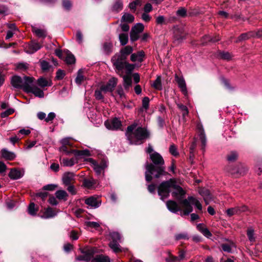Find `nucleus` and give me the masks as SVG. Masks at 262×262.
Masks as SVG:
<instances>
[{
  "instance_id": "6e6d98bb",
  "label": "nucleus",
  "mask_w": 262,
  "mask_h": 262,
  "mask_svg": "<svg viewBox=\"0 0 262 262\" xmlns=\"http://www.w3.org/2000/svg\"><path fill=\"white\" fill-rule=\"evenodd\" d=\"M14 112V110L13 109L9 108L2 113L1 116L2 118H5L8 117L9 115L12 114Z\"/></svg>"
},
{
  "instance_id": "603ef678",
  "label": "nucleus",
  "mask_w": 262,
  "mask_h": 262,
  "mask_svg": "<svg viewBox=\"0 0 262 262\" xmlns=\"http://www.w3.org/2000/svg\"><path fill=\"white\" fill-rule=\"evenodd\" d=\"M83 184L84 187L90 188L93 186L94 183L93 180L84 179L83 181Z\"/></svg>"
},
{
  "instance_id": "393cba45",
  "label": "nucleus",
  "mask_w": 262,
  "mask_h": 262,
  "mask_svg": "<svg viewBox=\"0 0 262 262\" xmlns=\"http://www.w3.org/2000/svg\"><path fill=\"white\" fill-rule=\"evenodd\" d=\"M9 176L11 179L16 180L23 176L21 171L17 169H11L9 173Z\"/></svg>"
},
{
  "instance_id": "13d9d810",
  "label": "nucleus",
  "mask_w": 262,
  "mask_h": 262,
  "mask_svg": "<svg viewBox=\"0 0 262 262\" xmlns=\"http://www.w3.org/2000/svg\"><path fill=\"white\" fill-rule=\"evenodd\" d=\"M175 237L177 240L188 238L187 234L185 233L178 234L176 235Z\"/></svg>"
},
{
  "instance_id": "a211bd4d",
  "label": "nucleus",
  "mask_w": 262,
  "mask_h": 262,
  "mask_svg": "<svg viewBox=\"0 0 262 262\" xmlns=\"http://www.w3.org/2000/svg\"><path fill=\"white\" fill-rule=\"evenodd\" d=\"M247 210V207L243 205L241 207H236L228 209L227 210V213L229 216H232L234 214H238L243 212H245Z\"/></svg>"
},
{
  "instance_id": "37998d69",
  "label": "nucleus",
  "mask_w": 262,
  "mask_h": 262,
  "mask_svg": "<svg viewBox=\"0 0 262 262\" xmlns=\"http://www.w3.org/2000/svg\"><path fill=\"white\" fill-rule=\"evenodd\" d=\"M73 152L75 155L77 156H90V151L88 150H73Z\"/></svg>"
},
{
  "instance_id": "f03ea898",
  "label": "nucleus",
  "mask_w": 262,
  "mask_h": 262,
  "mask_svg": "<svg viewBox=\"0 0 262 262\" xmlns=\"http://www.w3.org/2000/svg\"><path fill=\"white\" fill-rule=\"evenodd\" d=\"M172 190V196L177 200L181 202L183 200L185 197V191L179 185L175 179L162 182L158 187V194L161 196V199L164 200L169 196L170 191Z\"/></svg>"
},
{
  "instance_id": "aec40b11",
  "label": "nucleus",
  "mask_w": 262,
  "mask_h": 262,
  "mask_svg": "<svg viewBox=\"0 0 262 262\" xmlns=\"http://www.w3.org/2000/svg\"><path fill=\"white\" fill-rule=\"evenodd\" d=\"M85 203L91 207L97 208L100 205V201L97 198L91 196L85 200Z\"/></svg>"
},
{
  "instance_id": "dca6fc26",
  "label": "nucleus",
  "mask_w": 262,
  "mask_h": 262,
  "mask_svg": "<svg viewBox=\"0 0 262 262\" xmlns=\"http://www.w3.org/2000/svg\"><path fill=\"white\" fill-rule=\"evenodd\" d=\"M166 206L168 209L173 213H177L178 211H181L182 208L178 204L177 202L174 201L169 200L166 202Z\"/></svg>"
},
{
  "instance_id": "9d476101",
  "label": "nucleus",
  "mask_w": 262,
  "mask_h": 262,
  "mask_svg": "<svg viewBox=\"0 0 262 262\" xmlns=\"http://www.w3.org/2000/svg\"><path fill=\"white\" fill-rule=\"evenodd\" d=\"M144 26L141 23H138L135 25L131 30L130 33V40L135 41L138 39L139 34L143 31Z\"/></svg>"
},
{
  "instance_id": "052dcab7",
  "label": "nucleus",
  "mask_w": 262,
  "mask_h": 262,
  "mask_svg": "<svg viewBox=\"0 0 262 262\" xmlns=\"http://www.w3.org/2000/svg\"><path fill=\"white\" fill-rule=\"evenodd\" d=\"M178 259L179 258L178 257L169 254L168 257L166 258V262H176Z\"/></svg>"
},
{
  "instance_id": "a19ab883",
  "label": "nucleus",
  "mask_w": 262,
  "mask_h": 262,
  "mask_svg": "<svg viewBox=\"0 0 262 262\" xmlns=\"http://www.w3.org/2000/svg\"><path fill=\"white\" fill-rule=\"evenodd\" d=\"M149 99L147 97H145L142 100V106L141 110L143 111H146L149 107Z\"/></svg>"
},
{
  "instance_id": "a18cd8bd",
  "label": "nucleus",
  "mask_w": 262,
  "mask_h": 262,
  "mask_svg": "<svg viewBox=\"0 0 262 262\" xmlns=\"http://www.w3.org/2000/svg\"><path fill=\"white\" fill-rule=\"evenodd\" d=\"M176 14L178 16L184 17L187 15V10L184 7H180L177 10Z\"/></svg>"
},
{
  "instance_id": "72a5a7b5",
  "label": "nucleus",
  "mask_w": 262,
  "mask_h": 262,
  "mask_svg": "<svg viewBox=\"0 0 262 262\" xmlns=\"http://www.w3.org/2000/svg\"><path fill=\"white\" fill-rule=\"evenodd\" d=\"M61 163L64 166H72L75 164V160L74 158L71 159H67V158H63L62 159H60Z\"/></svg>"
},
{
  "instance_id": "cd10ccee",
  "label": "nucleus",
  "mask_w": 262,
  "mask_h": 262,
  "mask_svg": "<svg viewBox=\"0 0 262 262\" xmlns=\"http://www.w3.org/2000/svg\"><path fill=\"white\" fill-rule=\"evenodd\" d=\"M123 9V3L121 0H115L112 6L113 11L118 12Z\"/></svg>"
},
{
  "instance_id": "c9c22d12",
  "label": "nucleus",
  "mask_w": 262,
  "mask_h": 262,
  "mask_svg": "<svg viewBox=\"0 0 262 262\" xmlns=\"http://www.w3.org/2000/svg\"><path fill=\"white\" fill-rule=\"evenodd\" d=\"M124 86L125 89H128L132 85V78L129 75L123 76Z\"/></svg>"
},
{
  "instance_id": "f257e3e1",
  "label": "nucleus",
  "mask_w": 262,
  "mask_h": 262,
  "mask_svg": "<svg viewBox=\"0 0 262 262\" xmlns=\"http://www.w3.org/2000/svg\"><path fill=\"white\" fill-rule=\"evenodd\" d=\"M150 159L152 163H146L145 165V179L147 182H149L152 179V175L156 178L167 174L165 171L164 160L162 156L156 151L150 155Z\"/></svg>"
},
{
  "instance_id": "412c9836",
  "label": "nucleus",
  "mask_w": 262,
  "mask_h": 262,
  "mask_svg": "<svg viewBox=\"0 0 262 262\" xmlns=\"http://www.w3.org/2000/svg\"><path fill=\"white\" fill-rule=\"evenodd\" d=\"M1 154L3 158L8 160H12L14 159L16 157L14 152L9 151L6 148L2 149Z\"/></svg>"
},
{
  "instance_id": "473e14b6",
  "label": "nucleus",
  "mask_w": 262,
  "mask_h": 262,
  "mask_svg": "<svg viewBox=\"0 0 262 262\" xmlns=\"http://www.w3.org/2000/svg\"><path fill=\"white\" fill-rule=\"evenodd\" d=\"M85 79V78L83 75V71L81 69L79 70L77 72V75L75 79V82L78 85H80L81 83Z\"/></svg>"
},
{
  "instance_id": "9b49d317",
  "label": "nucleus",
  "mask_w": 262,
  "mask_h": 262,
  "mask_svg": "<svg viewBox=\"0 0 262 262\" xmlns=\"http://www.w3.org/2000/svg\"><path fill=\"white\" fill-rule=\"evenodd\" d=\"M105 127L110 130H117L121 126V121L117 118L107 120L104 123Z\"/></svg>"
},
{
  "instance_id": "ea45409f",
  "label": "nucleus",
  "mask_w": 262,
  "mask_h": 262,
  "mask_svg": "<svg viewBox=\"0 0 262 262\" xmlns=\"http://www.w3.org/2000/svg\"><path fill=\"white\" fill-rule=\"evenodd\" d=\"M65 61L67 63L71 64L75 63V58L74 56L71 53H67Z\"/></svg>"
},
{
  "instance_id": "3c124183",
  "label": "nucleus",
  "mask_w": 262,
  "mask_h": 262,
  "mask_svg": "<svg viewBox=\"0 0 262 262\" xmlns=\"http://www.w3.org/2000/svg\"><path fill=\"white\" fill-rule=\"evenodd\" d=\"M237 154L236 152H231L227 157V159L230 162H233L237 159Z\"/></svg>"
},
{
  "instance_id": "6e6552de",
  "label": "nucleus",
  "mask_w": 262,
  "mask_h": 262,
  "mask_svg": "<svg viewBox=\"0 0 262 262\" xmlns=\"http://www.w3.org/2000/svg\"><path fill=\"white\" fill-rule=\"evenodd\" d=\"M119 67L113 64L115 67L116 72L120 76L123 74V70H125L127 73H130L134 69V66L126 62V60L119 61Z\"/></svg>"
},
{
  "instance_id": "2f4dec72",
  "label": "nucleus",
  "mask_w": 262,
  "mask_h": 262,
  "mask_svg": "<svg viewBox=\"0 0 262 262\" xmlns=\"http://www.w3.org/2000/svg\"><path fill=\"white\" fill-rule=\"evenodd\" d=\"M119 242L111 241L109 244L110 247L114 252H119L121 251L120 246L119 244Z\"/></svg>"
},
{
  "instance_id": "ddd939ff",
  "label": "nucleus",
  "mask_w": 262,
  "mask_h": 262,
  "mask_svg": "<svg viewBox=\"0 0 262 262\" xmlns=\"http://www.w3.org/2000/svg\"><path fill=\"white\" fill-rule=\"evenodd\" d=\"M197 129L199 133V139L201 142V148L204 151L207 144V138L204 129L201 124L198 125Z\"/></svg>"
},
{
  "instance_id": "0e129e2a",
  "label": "nucleus",
  "mask_w": 262,
  "mask_h": 262,
  "mask_svg": "<svg viewBox=\"0 0 262 262\" xmlns=\"http://www.w3.org/2000/svg\"><path fill=\"white\" fill-rule=\"evenodd\" d=\"M65 74L63 71L58 70L56 72V78L57 79H62L64 77Z\"/></svg>"
},
{
  "instance_id": "7ed1b4c3",
  "label": "nucleus",
  "mask_w": 262,
  "mask_h": 262,
  "mask_svg": "<svg viewBox=\"0 0 262 262\" xmlns=\"http://www.w3.org/2000/svg\"><path fill=\"white\" fill-rule=\"evenodd\" d=\"M125 135L130 144L140 145L149 137V133L145 128L137 127V124H133L127 126Z\"/></svg>"
},
{
  "instance_id": "69168bd1",
  "label": "nucleus",
  "mask_w": 262,
  "mask_h": 262,
  "mask_svg": "<svg viewBox=\"0 0 262 262\" xmlns=\"http://www.w3.org/2000/svg\"><path fill=\"white\" fill-rule=\"evenodd\" d=\"M59 150L61 152H63L67 155L70 154V153L73 152V150H71V151L69 150L68 149L67 146H66V145H62V146H61L59 148Z\"/></svg>"
},
{
  "instance_id": "e2e57ef3",
  "label": "nucleus",
  "mask_w": 262,
  "mask_h": 262,
  "mask_svg": "<svg viewBox=\"0 0 262 262\" xmlns=\"http://www.w3.org/2000/svg\"><path fill=\"white\" fill-rule=\"evenodd\" d=\"M56 187L57 186L54 184H48L44 186L43 189L46 190L52 191L54 190Z\"/></svg>"
},
{
  "instance_id": "f3484780",
  "label": "nucleus",
  "mask_w": 262,
  "mask_h": 262,
  "mask_svg": "<svg viewBox=\"0 0 262 262\" xmlns=\"http://www.w3.org/2000/svg\"><path fill=\"white\" fill-rule=\"evenodd\" d=\"M75 174L73 172H65L62 176L63 183L67 186L70 185L75 180Z\"/></svg>"
},
{
  "instance_id": "20e7f679",
  "label": "nucleus",
  "mask_w": 262,
  "mask_h": 262,
  "mask_svg": "<svg viewBox=\"0 0 262 262\" xmlns=\"http://www.w3.org/2000/svg\"><path fill=\"white\" fill-rule=\"evenodd\" d=\"M182 207L184 208L183 211L181 212V215H187L193 210L191 205H194L198 209L201 211L202 206L199 200L193 196H188L181 202Z\"/></svg>"
},
{
  "instance_id": "39448f33",
  "label": "nucleus",
  "mask_w": 262,
  "mask_h": 262,
  "mask_svg": "<svg viewBox=\"0 0 262 262\" xmlns=\"http://www.w3.org/2000/svg\"><path fill=\"white\" fill-rule=\"evenodd\" d=\"M34 80L35 79L33 77L27 78V81L25 86V91L27 93H31L36 97L43 98L44 97V93L43 91L37 86L33 85Z\"/></svg>"
},
{
  "instance_id": "4d7b16f0",
  "label": "nucleus",
  "mask_w": 262,
  "mask_h": 262,
  "mask_svg": "<svg viewBox=\"0 0 262 262\" xmlns=\"http://www.w3.org/2000/svg\"><path fill=\"white\" fill-rule=\"evenodd\" d=\"M62 5L64 8L67 10H70L72 6V4L70 0H63Z\"/></svg>"
},
{
  "instance_id": "5fc2aeb1",
  "label": "nucleus",
  "mask_w": 262,
  "mask_h": 262,
  "mask_svg": "<svg viewBox=\"0 0 262 262\" xmlns=\"http://www.w3.org/2000/svg\"><path fill=\"white\" fill-rule=\"evenodd\" d=\"M169 152L174 156H177L179 155L177 150V147L174 144H171L169 147Z\"/></svg>"
},
{
  "instance_id": "de8ad7c7",
  "label": "nucleus",
  "mask_w": 262,
  "mask_h": 262,
  "mask_svg": "<svg viewBox=\"0 0 262 262\" xmlns=\"http://www.w3.org/2000/svg\"><path fill=\"white\" fill-rule=\"evenodd\" d=\"M37 209L35 207V204L33 203H31L28 207V212L31 215H35L36 214Z\"/></svg>"
},
{
  "instance_id": "b1692460",
  "label": "nucleus",
  "mask_w": 262,
  "mask_h": 262,
  "mask_svg": "<svg viewBox=\"0 0 262 262\" xmlns=\"http://www.w3.org/2000/svg\"><path fill=\"white\" fill-rule=\"evenodd\" d=\"M37 83L39 86L42 88L51 86L52 84L51 80H48L42 77L37 79Z\"/></svg>"
},
{
  "instance_id": "49530a36",
  "label": "nucleus",
  "mask_w": 262,
  "mask_h": 262,
  "mask_svg": "<svg viewBox=\"0 0 262 262\" xmlns=\"http://www.w3.org/2000/svg\"><path fill=\"white\" fill-rule=\"evenodd\" d=\"M178 108L182 111V115L184 117L186 115L188 114V110L187 107L182 104H177Z\"/></svg>"
},
{
  "instance_id": "c85d7f7f",
  "label": "nucleus",
  "mask_w": 262,
  "mask_h": 262,
  "mask_svg": "<svg viewBox=\"0 0 262 262\" xmlns=\"http://www.w3.org/2000/svg\"><path fill=\"white\" fill-rule=\"evenodd\" d=\"M113 45L111 41H106L103 45V50L106 54H110L112 52Z\"/></svg>"
},
{
  "instance_id": "774afa93",
  "label": "nucleus",
  "mask_w": 262,
  "mask_h": 262,
  "mask_svg": "<svg viewBox=\"0 0 262 262\" xmlns=\"http://www.w3.org/2000/svg\"><path fill=\"white\" fill-rule=\"evenodd\" d=\"M48 201L49 203L52 205H57L58 204V202L56 198L53 196H50Z\"/></svg>"
},
{
  "instance_id": "1a4fd4ad",
  "label": "nucleus",
  "mask_w": 262,
  "mask_h": 262,
  "mask_svg": "<svg viewBox=\"0 0 262 262\" xmlns=\"http://www.w3.org/2000/svg\"><path fill=\"white\" fill-rule=\"evenodd\" d=\"M89 161L91 163L92 167L97 175H100L104 169L107 166V162L105 160L97 162L90 158Z\"/></svg>"
},
{
  "instance_id": "680f3d73",
  "label": "nucleus",
  "mask_w": 262,
  "mask_h": 262,
  "mask_svg": "<svg viewBox=\"0 0 262 262\" xmlns=\"http://www.w3.org/2000/svg\"><path fill=\"white\" fill-rule=\"evenodd\" d=\"M55 114L53 112L50 113L48 115L47 117L45 119V121L47 122H49L50 121H52L54 118L55 117Z\"/></svg>"
},
{
  "instance_id": "5701e85b",
  "label": "nucleus",
  "mask_w": 262,
  "mask_h": 262,
  "mask_svg": "<svg viewBox=\"0 0 262 262\" xmlns=\"http://www.w3.org/2000/svg\"><path fill=\"white\" fill-rule=\"evenodd\" d=\"M56 214L57 213H56L52 208L48 207L46 209L41 217L45 219H49L54 217Z\"/></svg>"
},
{
  "instance_id": "6ab92c4d",
  "label": "nucleus",
  "mask_w": 262,
  "mask_h": 262,
  "mask_svg": "<svg viewBox=\"0 0 262 262\" xmlns=\"http://www.w3.org/2000/svg\"><path fill=\"white\" fill-rule=\"evenodd\" d=\"M199 192L203 197L206 204H209L212 200V196L209 190L206 188H201Z\"/></svg>"
},
{
  "instance_id": "0eeeda50",
  "label": "nucleus",
  "mask_w": 262,
  "mask_h": 262,
  "mask_svg": "<svg viewBox=\"0 0 262 262\" xmlns=\"http://www.w3.org/2000/svg\"><path fill=\"white\" fill-rule=\"evenodd\" d=\"M27 78H31V77L24 76V78L22 79L20 76H14L11 78V84L14 88L17 89H22L25 91Z\"/></svg>"
},
{
  "instance_id": "338daca9",
  "label": "nucleus",
  "mask_w": 262,
  "mask_h": 262,
  "mask_svg": "<svg viewBox=\"0 0 262 262\" xmlns=\"http://www.w3.org/2000/svg\"><path fill=\"white\" fill-rule=\"evenodd\" d=\"M222 58L226 60H229L231 58V56L228 52H222L220 54Z\"/></svg>"
},
{
  "instance_id": "a878e982",
  "label": "nucleus",
  "mask_w": 262,
  "mask_h": 262,
  "mask_svg": "<svg viewBox=\"0 0 262 262\" xmlns=\"http://www.w3.org/2000/svg\"><path fill=\"white\" fill-rule=\"evenodd\" d=\"M92 262H110V259L107 256L98 255L92 259Z\"/></svg>"
},
{
  "instance_id": "4468645a",
  "label": "nucleus",
  "mask_w": 262,
  "mask_h": 262,
  "mask_svg": "<svg viewBox=\"0 0 262 262\" xmlns=\"http://www.w3.org/2000/svg\"><path fill=\"white\" fill-rule=\"evenodd\" d=\"M262 37V31H259L255 33L254 32L250 31L247 33L242 34L237 39L236 42H239L243 40L248 39L249 38L252 37Z\"/></svg>"
},
{
  "instance_id": "4c0bfd02",
  "label": "nucleus",
  "mask_w": 262,
  "mask_h": 262,
  "mask_svg": "<svg viewBox=\"0 0 262 262\" xmlns=\"http://www.w3.org/2000/svg\"><path fill=\"white\" fill-rule=\"evenodd\" d=\"M247 234L248 238L250 242H254L255 241V237L254 236V231L252 228H249L248 229L247 231Z\"/></svg>"
},
{
  "instance_id": "c03bdc74",
  "label": "nucleus",
  "mask_w": 262,
  "mask_h": 262,
  "mask_svg": "<svg viewBox=\"0 0 262 262\" xmlns=\"http://www.w3.org/2000/svg\"><path fill=\"white\" fill-rule=\"evenodd\" d=\"M110 235H111V238L112 239V241L121 242V237L119 233L114 232L111 233Z\"/></svg>"
},
{
  "instance_id": "c756f323",
  "label": "nucleus",
  "mask_w": 262,
  "mask_h": 262,
  "mask_svg": "<svg viewBox=\"0 0 262 262\" xmlns=\"http://www.w3.org/2000/svg\"><path fill=\"white\" fill-rule=\"evenodd\" d=\"M41 47V46L39 43L35 41H32L31 45L29 46V49L31 50V51H27V52L29 53H34L39 50Z\"/></svg>"
},
{
  "instance_id": "7c9ffc66",
  "label": "nucleus",
  "mask_w": 262,
  "mask_h": 262,
  "mask_svg": "<svg viewBox=\"0 0 262 262\" xmlns=\"http://www.w3.org/2000/svg\"><path fill=\"white\" fill-rule=\"evenodd\" d=\"M55 195L58 199L64 201H66L68 196V194L64 190H58L56 192Z\"/></svg>"
},
{
  "instance_id": "58836bf2",
  "label": "nucleus",
  "mask_w": 262,
  "mask_h": 262,
  "mask_svg": "<svg viewBox=\"0 0 262 262\" xmlns=\"http://www.w3.org/2000/svg\"><path fill=\"white\" fill-rule=\"evenodd\" d=\"M134 20V17L133 15L129 13H125L121 18L122 21L132 23Z\"/></svg>"
},
{
  "instance_id": "8fccbe9b",
  "label": "nucleus",
  "mask_w": 262,
  "mask_h": 262,
  "mask_svg": "<svg viewBox=\"0 0 262 262\" xmlns=\"http://www.w3.org/2000/svg\"><path fill=\"white\" fill-rule=\"evenodd\" d=\"M40 66L41 69L43 71L49 70L50 68L51 67V66L50 65L49 63L45 60L40 61Z\"/></svg>"
},
{
  "instance_id": "f8f14e48",
  "label": "nucleus",
  "mask_w": 262,
  "mask_h": 262,
  "mask_svg": "<svg viewBox=\"0 0 262 262\" xmlns=\"http://www.w3.org/2000/svg\"><path fill=\"white\" fill-rule=\"evenodd\" d=\"M117 81L118 80L116 78H111L105 85L101 86V90L104 93L113 92L117 85Z\"/></svg>"
},
{
  "instance_id": "79ce46f5",
  "label": "nucleus",
  "mask_w": 262,
  "mask_h": 262,
  "mask_svg": "<svg viewBox=\"0 0 262 262\" xmlns=\"http://www.w3.org/2000/svg\"><path fill=\"white\" fill-rule=\"evenodd\" d=\"M152 86L157 90H160L162 89V84L160 76L157 77V79L154 82Z\"/></svg>"
},
{
  "instance_id": "4be33fe9",
  "label": "nucleus",
  "mask_w": 262,
  "mask_h": 262,
  "mask_svg": "<svg viewBox=\"0 0 262 262\" xmlns=\"http://www.w3.org/2000/svg\"><path fill=\"white\" fill-rule=\"evenodd\" d=\"M144 56V52L142 51H139L137 54H132L130 56V59L132 61L141 62Z\"/></svg>"
},
{
  "instance_id": "2eb2a0df",
  "label": "nucleus",
  "mask_w": 262,
  "mask_h": 262,
  "mask_svg": "<svg viewBox=\"0 0 262 262\" xmlns=\"http://www.w3.org/2000/svg\"><path fill=\"white\" fill-rule=\"evenodd\" d=\"M175 80L178 83L179 88L184 95L187 93L186 84L185 79L183 76H179L177 74L174 75Z\"/></svg>"
},
{
  "instance_id": "f704fd0d",
  "label": "nucleus",
  "mask_w": 262,
  "mask_h": 262,
  "mask_svg": "<svg viewBox=\"0 0 262 262\" xmlns=\"http://www.w3.org/2000/svg\"><path fill=\"white\" fill-rule=\"evenodd\" d=\"M223 250L228 253L231 252L232 248L234 247L233 243L230 242L229 243H224L221 245Z\"/></svg>"
},
{
  "instance_id": "e433bc0d",
  "label": "nucleus",
  "mask_w": 262,
  "mask_h": 262,
  "mask_svg": "<svg viewBox=\"0 0 262 262\" xmlns=\"http://www.w3.org/2000/svg\"><path fill=\"white\" fill-rule=\"evenodd\" d=\"M119 39L122 46L125 45L128 40V35L126 33H121L119 35Z\"/></svg>"
},
{
  "instance_id": "423d86ee",
  "label": "nucleus",
  "mask_w": 262,
  "mask_h": 262,
  "mask_svg": "<svg viewBox=\"0 0 262 262\" xmlns=\"http://www.w3.org/2000/svg\"><path fill=\"white\" fill-rule=\"evenodd\" d=\"M133 51V48L130 46H127L122 49L118 54H116L112 58L113 64H116L119 67V61L126 60V57Z\"/></svg>"
},
{
  "instance_id": "09e8293b",
  "label": "nucleus",
  "mask_w": 262,
  "mask_h": 262,
  "mask_svg": "<svg viewBox=\"0 0 262 262\" xmlns=\"http://www.w3.org/2000/svg\"><path fill=\"white\" fill-rule=\"evenodd\" d=\"M95 252V250L93 248L86 249L85 250H83L81 251V252L82 253H85L88 255L90 256V257L91 258H93V255H94Z\"/></svg>"
},
{
  "instance_id": "bb28decb",
  "label": "nucleus",
  "mask_w": 262,
  "mask_h": 262,
  "mask_svg": "<svg viewBox=\"0 0 262 262\" xmlns=\"http://www.w3.org/2000/svg\"><path fill=\"white\" fill-rule=\"evenodd\" d=\"M32 31L38 37L45 38L47 36V32L44 29H41L37 27H33Z\"/></svg>"
},
{
  "instance_id": "864d4df0",
  "label": "nucleus",
  "mask_w": 262,
  "mask_h": 262,
  "mask_svg": "<svg viewBox=\"0 0 262 262\" xmlns=\"http://www.w3.org/2000/svg\"><path fill=\"white\" fill-rule=\"evenodd\" d=\"M102 92H103L102 90H101V88L100 90H96L95 92V97L96 99L97 100H102L103 99V96L102 94Z\"/></svg>"
},
{
  "instance_id": "bf43d9fd",
  "label": "nucleus",
  "mask_w": 262,
  "mask_h": 262,
  "mask_svg": "<svg viewBox=\"0 0 262 262\" xmlns=\"http://www.w3.org/2000/svg\"><path fill=\"white\" fill-rule=\"evenodd\" d=\"M76 40L79 43H81L83 40V36L80 31H78L76 33Z\"/></svg>"
}]
</instances>
